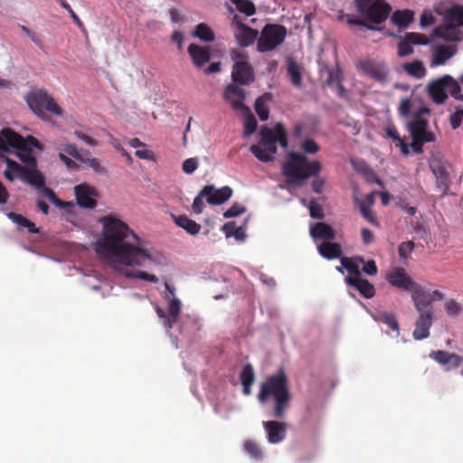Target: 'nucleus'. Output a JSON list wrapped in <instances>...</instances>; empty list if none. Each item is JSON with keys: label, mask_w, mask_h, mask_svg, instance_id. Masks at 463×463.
<instances>
[{"label": "nucleus", "mask_w": 463, "mask_h": 463, "mask_svg": "<svg viewBox=\"0 0 463 463\" xmlns=\"http://www.w3.org/2000/svg\"><path fill=\"white\" fill-rule=\"evenodd\" d=\"M255 379L254 370L250 364H247L243 366L241 373L240 380L241 383L252 384Z\"/></svg>", "instance_id": "09e8293b"}, {"label": "nucleus", "mask_w": 463, "mask_h": 463, "mask_svg": "<svg viewBox=\"0 0 463 463\" xmlns=\"http://www.w3.org/2000/svg\"><path fill=\"white\" fill-rule=\"evenodd\" d=\"M57 149L60 152L70 155L71 156H72L73 158L80 162L84 155H90V152L88 150L79 151L76 145L71 143L61 144L57 147Z\"/></svg>", "instance_id": "a19ab883"}, {"label": "nucleus", "mask_w": 463, "mask_h": 463, "mask_svg": "<svg viewBox=\"0 0 463 463\" xmlns=\"http://www.w3.org/2000/svg\"><path fill=\"white\" fill-rule=\"evenodd\" d=\"M356 260L364 264L363 271L370 276H374L378 273V268L373 260H370L367 262L364 261L363 257H356Z\"/></svg>", "instance_id": "4d7b16f0"}, {"label": "nucleus", "mask_w": 463, "mask_h": 463, "mask_svg": "<svg viewBox=\"0 0 463 463\" xmlns=\"http://www.w3.org/2000/svg\"><path fill=\"white\" fill-rule=\"evenodd\" d=\"M414 249V243L411 241L399 245L398 253L401 259H407Z\"/></svg>", "instance_id": "e2e57ef3"}, {"label": "nucleus", "mask_w": 463, "mask_h": 463, "mask_svg": "<svg viewBox=\"0 0 463 463\" xmlns=\"http://www.w3.org/2000/svg\"><path fill=\"white\" fill-rule=\"evenodd\" d=\"M445 309L449 315L456 316L461 313V306L454 299H449L445 303Z\"/></svg>", "instance_id": "338daca9"}, {"label": "nucleus", "mask_w": 463, "mask_h": 463, "mask_svg": "<svg viewBox=\"0 0 463 463\" xmlns=\"http://www.w3.org/2000/svg\"><path fill=\"white\" fill-rule=\"evenodd\" d=\"M339 19L345 21L346 24L350 26H352V25L364 26V27L367 28L368 30H376L377 29L374 25L366 24L364 20L357 18L352 14L341 13L339 14Z\"/></svg>", "instance_id": "c03bdc74"}, {"label": "nucleus", "mask_w": 463, "mask_h": 463, "mask_svg": "<svg viewBox=\"0 0 463 463\" xmlns=\"http://www.w3.org/2000/svg\"><path fill=\"white\" fill-rule=\"evenodd\" d=\"M59 158L69 171H78L80 169L79 165L64 153L59 152Z\"/></svg>", "instance_id": "774afa93"}, {"label": "nucleus", "mask_w": 463, "mask_h": 463, "mask_svg": "<svg viewBox=\"0 0 463 463\" xmlns=\"http://www.w3.org/2000/svg\"><path fill=\"white\" fill-rule=\"evenodd\" d=\"M181 311V302L178 298H173L168 305L169 316L166 318V328L171 329L176 322Z\"/></svg>", "instance_id": "4c0bfd02"}, {"label": "nucleus", "mask_w": 463, "mask_h": 463, "mask_svg": "<svg viewBox=\"0 0 463 463\" xmlns=\"http://www.w3.org/2000/svg\"><path fill=\"white\" fill-rule=\"evenodd\" d=\"M425 113H430V109L426 107L420 108L408 123V129L411 137L429 138L430 136L435 140V135L428 130V120L422 118Z\"/></svg>", "instance_id": "f8f14e48"}, {"label": "nucleus", "mask_w": 463, "mask_h": 463, "mask_svg": "<svg viewBox=\"0 0 463 463\" xmlns=\"http://www.w3.org/2000/svg\"><path fill=\"white\" fill-rule=\"evenodd\" d=\"M99 222L103 231L98 246L114 269H118L119 265L146 267L148 262L160 264L165 260L162 254L145 248L128 225L115 216H103Z\"/></svg>", "instance_id": "f257e3e1"}, {"label": "nucleus", "mask_w": 463, "mask_h": 463, "mask_svg": "<svg viewBox=\"0 0 463 463\" xmlns=\"http://www.w3.org/2000/svg\"><path fill=\"white\" fill-rule=\"evenodd\" d=\"M308 210L310 217L313 219L322 220L325 217L322 206L315 199L309 202Z\"/></svg>", "instance_id": "603ef678"}, {"label": "nucleus", "mask_w": 463, "mask_h": 463, "mask_svg": "<svg viewBox=\"0 0 463 463\" xmlns=\"http://www.w3.org/2000/svg\"><path fill=\"white\" fill-rule=\"evenodd\" d=\"M322 165L319 161H309L300 153L289 152L287 160L282 165V174L288 184L301 185L303 182L312 176H317Z\"/></svg>", "instance_id": "7ed1b4c3"}, {"label": "nucleus", "mask_w": 463, "mask_h": 463, "mask_svg": "<svg viewBox=\"0 0 463 463\" xmlns=\"http://www.w3.org/2000/svg\"><path fill=\"white\" fill-rule=\"evenodd\" d=\"M373 318L379 323L387 325L392 330L399 333V324L393 313L377 310L372 314Z\"/></svg>", "instance_id": "7c9ffc66"}, {"label": "nucleus", "mask_w": 463, "mask_h": 463, "mask_svg": "<svg viewBox=\"0 0 463 463\" xmlns=\"http://www.w3.org/2000/svg\"><path fill=\"white\" fill-rule=\"evenodd\" d=\"M411 99L410 98H404L402 99L398 111L402 117H409L411 115Z\"/></svg>", "instance_id": "680f3d73"}, {"label": "nucleus", "mask_w": 463, "mask_h": 463, "mask_svg": "<svg viewBox=\"0 0 463 463\" xmlns=\"http://www.w3.org/2000/svg\"><path fill=\"white\" fill-rule=\"evenodd\" d=\"M245 212H246V208L243 205L235 203L232 205V207H230L227 211H225L223 213V217L224 218H232V217H236Z\"/></svg>", "instance_id": "052dcab7"}, {"label": "nucleus", "mask_w": 463, "mask_h": 463, "mask_svg": "<svg viewBox=\"0 0 463 463\" xmlns=\"http://www.w3.org/2000/svg\"><path fill=\"white\" fill-rule=\"evenodd\" d=\"M258 401L265 404L269 399L273 400L272 416L276 419H284L290 407L292 394L289 390L288 378L283 368L268 376L263 381L258 393Z\"/></svg>", "instance_id": "f03ea898"}, {"label": "nucleus", "mask_w": 463, "mask_h": 463, "mask_svg": "<svg viewBox=\"0 0 463 463\" xmlns=\"http://www.w3.org/2000/svg\"><path fill=\"white\" fill-rule=\"evenodd\" d=\"M232 78L234 82L249 85L254 80V72L248 61H240L232 66Z\"/></svg>", "instance_id": "412c9836"}, {"label": "nucleus", "mask_w": 463, "mask_h": 463, "mask_svg": "<svg viewBox=\"0 0 463 463\" xmlns=\"http://www.w3.org/2000/svg\"><path fill=\"white\" fill-rule=\"evenodd\" d=\"M343 80V73L340 68L336 67L335 69H331L328 71V78L326 80V84L329 87H335L336 84L340 83Z\"/></svg>", "instance_id": "3c124183"}, {"label": "nucleus", "mask_w": 463, "mask_h": 463, "mask_svg": "<svg viewBox=\"0 0 463 463\" xmlns=\"http://www.w3.org/2000/svg\"><path fill=\"white\" fill-rule=\"evenodd\" d=\"M5 163L6 169L4 172L5 177L11 182L14 181L15 178H20L22 180L26 168V165H21L9 157H5Z\"/></svg>", "instance_id": "cd10ccee"}, {"label": "nucleus", "mask_w": 463, "mask_h": 463, "mask_svg": "<svg viewBox=\"0 0 463 463\" xmlns=\"http://www.w3.org/2000/svg\"><path fill=\"white\" fill-rule=\"evenodd\" d=\"M287 36V29L278 24H267L261 30L257 43L260 52L273 51L280 45Z\"/></svg>", "instance_id": "9d476101"}, {"label": "nucleus", "mask_w": 463, "mask_h": 463, "mask_svg": "<svg viewBox=\"0 0 463 463\" xmlns=\"http://www.w3.org/2000/svg\"><path fill=\"white\" fill-rule=\"evenodd\" d=\"M174 220L177 226L183 228L191 235L198 234L201 230L200 224L185 215L174 216Z\"/></svg>", "instance_id": "f704fd0d"}, {"label": "nucleus", "mask_w": 463, "mask_h": 463, "mask_svg": "<svg viewBox=\"0 0 463 463\" xmlns=\"http://www.w3.org/2000/svg\"><path fill=\"white\" fill-rule=\"evenodd\" d=\"M7 217L18 226V229L25 228L27 232L32 234L40 232V229L36 227L35 223L22 214L8 213Z\"/></svg>", "instance_id": "c756f323"}, {"label": "nucleus", "mask_w": 463, "mask_h": 463, "mask_svg": "<svg viewBox=\"0 0 463 463\" xmlns=\"http://www.w3.org/2000/svg\"><path fill=\"white\" fill-rule=\"evenodd\" d=\"M357 67L364 74L379 82H384L387 80L388 71L383 64H376L372 61L364 60L359 61Z\"/></svg>", "instance_id": "4be33fe9"}, {"label": "nucleus", "mask_w": 463, "mask_h": 463, "mask_svg": "<svg viewBox=\"0 0 463 463\" xmlns=\"http://www.w3.org/2000/svg\"><path fill=\"white\" fill-rule=\"evenodd\" d=\"M403 70L408 75L416 79H421L427 74V70L423 62L420 60L405 63L403 65Z\"/></svg>", "instance_id": "c9c22d12"}, {"label": "nucleus", "mask_w": 463, "mask_h": 463, "mask_svg": "<svg viewBox=\"0 0 463 463\" xmlns=\"http://www.w3.org/2000/svg\"><path fill=\"white\" fill-rule=\"evenodd\" d=\"M419 317L415 322L412 335L415 340H423L429 337L430 329L433 322V311L428 308L429 303L425 300H418L413 303Z\"/></svg>", "instance_id": "9b49d317"}, {"label": "nucleus", "mask_w": 463, "mask_h": 463, "mask_svg": "<svg viewBox=\"0 0 463 463\" xmlns=\"http://www.w3.org/2000/svg\"><path fill=\"white\" fill-rule=\"evenodd\" d=\"M452 353L443 350L431 351L430 357L439 363V364H447V360L450 357Z\"/></svg>", "instance_id": "13d9d810"}, {"label": "nucleus", "mask_w": 463, "mask_h": 463, "mask_svg": "<svg viewBox=\"0 0 463 463\" xmlns=\"http://www.w3.org/2000/svg\"><path fill=\"white\" fill-rule=\"evenodd\" d=\"M429 138H412V143L410 145V146L413 149V151L417 154H420L423 151V145L425 143H430L435 141L430 136L428 137Z\"/></svg>", "instance_id": "bf43d9fd"}, {"label": "nucleus", "mask_w": 463, "mask_h": 463, "mask_svg": "<svg viewBox=\"0 0 463 463\" xmlns=\"http://www.w3.org/2000/svg\"><path fill=\"white\" fill-rule=\"evenodd\" d=\"M198 167V162L197 159L194 157H191L188 159H185L183 162L182 169L185 174H193Z\"/></svg>", "instance_id": "69168bd1"}, {"label": "nucleus", "mask_w": 463, "mask_h": 463, "mask_svg": "<svg viewBox=\"0 0 463 463\" xmlns=\"http://www.w3.org/2000/svg\"><path fill=\"white\" fill-rule=\"evenodd\" d=\"M201 195H206V201L213 205H220L228 201L232 195V189L229 186H223L216 189L213 185H205L201 190Z\"/></svg>", "instance_id": "a211bd4d"}, {"label": "nucleus", "mask_w": 463, "mask_h": 463, "mask_svg": "<svg viewBox=\"0 0 463 463\" xmlns=\"http://www.w3.org/2000/svg\"><path fill=\"white\" fill-rule=\"evenodd\" d=\"M433 33L447 42H460L463 39V33L459 26L450 22H446L444 25L436 27Z\"/></svg>", "instance_id": "5701e85b"}, {"label": "nucleus", "mask_w": 463, "mask_h": 463, "mask_svg": "<svg viewBox=\"0 0 463 463\" xmlns=\"http://www.w3.org/2000/svg\"><path fill=\"white\" fill-rule=\"evenodd\" d=\"M386 281L392 287L411 293L414 302L420 300L423 296V286L415 282L402 267H394L386 274Z\"/></svg>", "instance_id": "6e6552de"}, {"label": "nucleus", "mask_w": 463, "mask_h": 463, "mask_svg": "<svg viewBox=\"0 0 463 463\" xmlns=\"http://www.w3.org/2000/svg\"><path fill=\"white\" fill-rule=\"evenodd\" d=\"M25 101L32 111L43 120H49L50 116H62V109L54 99L44 90H33L25 96Z\"/></svg>", "instance_id": "423d86ee"}, {"label": "nucleus", "mask_w": 463, "mask_h": 463, "mask_svg": "<svg viewBox=\"0 0 463 463\" xmlns=\"http://www.w3.org/2000/svg\"><path fill=\"white\" fill-rule=\"evenodd\" d=\"M310 235L315 240H325L330 241L335 239L334 229L326 222H317L311 226Z\"/></svg>", "instance_id": "a878e982"}, {"label": "nucleus", "mask_w": 463, "mask_h": 463, "mask_svg": "<svg viewBox=\"0 0 463 463\" xmlns=\"http://www.w3.org/2000/svg\"><path fill=\"white\" fill-rule=\"evenodd\" d=\"M423 296L420 300H425V302L427 301L429 303L428 305V308H430V310H432V305L431 303L435 300H442L444 298V294L442 292H440L439 290H434L432 293H429L427 291H425V289L423 288Z\"/></svg>", "instance_id": "5fc2aeb1"}, {"label": "nucleus", "mask_w": 463, "mask_h": 463, "mask_svg": "<svg viewBox=\"0 0 463 463\" xmlns=\"http://www.w3.org/2000/svg\"><path fill=\"white\" fill-rule=\"evenodd\" d=\"M458 52L455 45L436 44L432 48L430 67H439L446 64Z\"/></svg>", "instance_id": "6ab92c4d"}, {"label": "nucleus", "mask_w": 463, "mask_h": 463, "mask_svg": "<svg viewBox=\"0 0 463 463\" xmlns=\"http://www.w3.org/2000/svg\"><path fill=\"white\" fill-rule=\"evenodd\" d=\"M272 98L271 93H264L259 97L254 104L255 111L261 121H266L269 116V109L267 105Z\"/></svg>", "instance_id": "473e14b6"}, {"label": "nucleus", "mask_w": 463, "mask_h": 463, "mask_svg": "<svg viewBox=\"0 0 463 463\" xmlns=\"http://www.w3.org/2000/svg\"><path fill=\"white\" fill-rule=\"evenodd\" d=\"M9 146L16 149L15 155L26 165L37 163L33 147L42 148L40 142L34 137H24L7 128L0 131V150L8 151Z\"/></svg>", "instance_id": "39448f33"}, {"label": "nucleus", "mask_w": 463, "mask_h": 463, "mask_svg": "<svg viewBox=\"0 0 463 463\" xmlns=\"http://www.w3.org/2000/svg\"><path fill=\"white\" fill-rule=\"evenodd\" d=\"M449 85H448V92L451 95L453 99L458 101H463V93L461 90L460 80H457L452 76L449 75Z\"/></svg>", "instance_id": "37998d69"}, {"label": "nucleus", "mask_w": 463, "mask_h": 463, "mask_svg": "<svg viewBox=\"0 0 463 463\" xmlns=\"http://www.w3.org/2000/svg\"><path fill=\"white\" fill-rule=\"evenodd\" d=\"M276 143L283 148H287L288 145L285 127L280 122L277 123L273 128L262 127L260 130V144L251 145L250 151L260 162H271L277 153Z\"/></svg>", "instance_id": "20e7f679"}, {"label": "nucleus", "mask_w": 463, "mask_h": 463, "mask_svg": "<svg viewBox=\"0 0 463 463\" xmlns=\"http://www.w3.org/2000/svg\"><path fill=\"white\" fill-rule=\"evenodd\" d=\"M109 143L110 145L116 149L118 150L121 156L123 157H125L127 163L128 165H132L133 163V158L132 156H130V154L121 146L120 142L118 139L113 137L112 136H110V138H109Z\"/></svg>", "instance_id": "864d4df0"}, {"label": "nucleus", "mask_w": 463, "mask_h": 463, "mask_svg": "<svg viewBox=\"0 0 463 463\" xmlns=\"http://www.w3.org/2000/svg\"><path fill=\"white\" fill-rule=\"evenodd\" d=\"M429 38L420 33H406L397 44L399 57H406L413 53V45H427Z\"/></svg>", "instance_id": "4468645a"}, {"label": "nucleus", "mask_w": 463, "mask_h": 463, "mask_svg": "<svg viewBox=\"0 0 463 463\" xmlns=\"http://www.w3.org/2000/svg\"><path fill=\"white\" fill-rule=\"evenodd\" d=\"M187 52L193 63L198 68L203 67L211 60L210 47L191 43L187 48Z\"/></svg>", "instance_id": "393cba45"}, {"label": "nucleus", "mask_w": 463, "mask_h": 463, "mask_svg": "<svg viewBox=\"0 0 463 463\" xmlns=\"http://www.w3.org/2000/svg\"><path fill=\"white\" fill-rule=\"evenodd\" d=\"M23 181L41 191L43 194L56 207L61 209L74 208L72 202L61 200L56 194L45 185V178L41 171L37 169V163L26 165Z\"/></svg>", "instance_id": "0eeeda50"}, {"label": "nucleus", "mask_w": 463, "mask_h": 463, "mask_svg": "<svg viewBox=\"0 0 463 463\" xmlns=\"http://www.w3.org/2000/svg\"><path fill=\"white\" fill-rule=\"evenodd\" d=\"M77 204L84 209L92 210L97 206L98 192L95 187L86 183L74 186Z\"/></svg>", "instance_id": "2eb2a0df"}, {"label": "nucleus", "mask_w": 463, "mask_h": 463, "mask_svg": "<svg viewBox=\"0 0 463 463\" xmlns=\"http://www.w3.org/2000/svg\"><path fill=\"white\" fill-rule=\"evenodd\" d=\"M357 12L375 24L384 22L391 11V5L385 0H354Z\"/></svg>", "instance_id": "1a4fd4ad"}, {"label": "nucleus", "mask_w": 463, "mask_h": 463, "mask_svg": "<svg viewBox=\"0 0 463 463\" xmlns=\"http://www.w3.org/2000/svg\"><path fill=\"white\" fill-rule=\"evenodd\" d=\"M413 17L414 13L411 10H398L392 14L391 20L397 26L406 28L413 21Z\"/></svg>", "instance_id": "72a5a7b5"}, {"label": "nucleus", "mask_w": 463, "mask_h": 463, "mask_svg": "<svg viewBox=\"0 0 463 463\" xmlns=\"http://www.w3.org/2000/svg\"><path fill=\"white\" fill-rule=\"evenodd\" d=\"M245 97L244 90L233 83L228 84L224 90V99L230 102L236 111L250 112V109L243 103Z\"/></svg>", "instance_id": "f3484780"}, {"label": "nucleus", "mask_w": 463, "mask_h": 463, "mask_svg": "<svg viewBox=\"0 0 463 463\" xmlns=\"http://www.w3.org/2000/svg\"><path fill=\"white\" fill-rule=\"evenodd\" d=\"M88 156L89 155H84L80 162L87 165L89 167H90L94 172L98 174H106V169L101 165L99 159L96 157H88Z\"/></svg>", "instance_id": "a18cd8bd"}, {"label": "nucleus", "mask_w": 463, "mask_h": 463, "mask_svg": "<svg viewBox=\"0 0 463 463\" xmlns=\"http://www.w3.org/2000/svg\"><path fill=\"white\" fill-rule=\"evenodd\" d=\"M287 72L292 84L300 88L302 86V74L299 66L293 59L288 60Z\"/></svg>", "instance_id": "e433bc0d"}, {"label": "nucleus", "mask_w": 463, "mask_h": 463, "mask_svg": "<svg viewBox=\"0 0 463 463\" xmlns=\"http://www.w3.org/2000/svg\"><path fill=\"white\" fill-rule=\"evenodd\" d=\"M263 427L267 432L269 443H279L286 437L287 425L285 422L268 420L263 422Z\"/></svg>", "instance_id": "b1692460"}, {"label": "nucleus", "mask_w": 463, "mask_h": 463, "mask_svg": "<svg viewBox=\"0 0 463 463\" xmlns=\"http://www.w3.org/2000/svg\"><path fill=\"white\" fill-rule=\"evenodd\" d=\"M232 25L235 27L234 37L241 47L251 45L259 35V32L243 24L238 14L232 18Z\"/></svg>", "instance_id": "ddd939ff"}, {"label": "nucleus", "mask_w": 463, "mask_h": 463, "mask_svg": "<svg viewBox=\"0 0 463 463\" xmlns=\"http://www.w3.org/2000/svg\"><path fill=\"white\" fill-rule=\"evenodd\" d=\"M193 35L207 43L213 42L215 39L213 31L204 23H200L195 26Z\"/></svg>", "instance_id": "58836bf2"}, {"label": "nucleus", "mask_w": 463, "mask_h": 463, "mask_svg": "<svg viewBox=\"0 0 463 463\" xmlns=\"http://www.w3.org/2000/svg\"><path fill=\"white\" fill-rule=\"evenodd\" d=\"M125 276L127 278L139 279H143V280L149 281V282H152V283L158 282V278L156 275L149 274V273H147L146 271H141V270L127 272L125 274Z\"/></svg>", "instance_id": "8fccbe9b"}, {"label": "nucleus", "mask_w": 463, "mask_h": 463, "mask_svg": "<svg viewBox=\"0 0 463 463\" xmlns=\"http://www.w3.org/2000/svg\"><path fill=\"white\" fill-rule=\"evenodd\" d=\"M449 75H443L428 86V92L431 99L437 104H443L448 99Z\"/></svg>", "instance_id": "aec40b11"}, {"label": "nucleus", "mask_w": 463, "mask_h": 463, "mask_svg": "<svg viewBox=\"0 0 463 463\" xmlns=\"http://www.w3.org/2000/svg\"><path fill=\"white\" fill-rule=\"evenodd\" d=\"M463 120V108L458 107L455 111L449 116V124L452 129H457L460 127Z\"/></svg>", "instance_id": "6e6d98bb"}, {"label": "nucleus", "mask_w": 463, "mask_h": 463, "mask_svg": "<svg viewBox=\"0 0 463 463\" xmlns=\"http://www.w3.org/2000/svg\"><path fill=\"white\" fill-rule=\"evenodd\" d=\"M349 285L355 288L359 291V293L365 298H372L375 295L374 286L367 279H363L362 277L356 279H352V282Z\"/></svg>", "instance_id": "2f4dec72"}, {"label": "nucleus", "mask_w": 463, "mask_h": 463, "mask_svg": "<svg viewBox=\"0 0 463 463\" xmlns=\"http://www.w3.org/2000/svg\"><path fill=\"white\" fill-rule=\"evenodd\" d=\"M319 254L326 260L340 258L342 255L341 245L337 242L325 241L317 247Z\"/></svg>", "instance_id": "bb28decb"}, {"label": "nucleus", "mask_w": 463, "mask_h": 463, "mask_svg": "<svg viewBox=\"0 0 463 463\" xmlns=\"http://www.w3.org/2000/svg\"><path fill=\"white\" fill-rule=\"evenodd\" d=\"M445 21L463 25V6L457 5L450 7L445 14Z\"/></svg>", "instance_id": "ea45409f"}, {"label": "nucleus", "mask_w": 463, "mask_h": 463, "mask_svg": "<svg viewBox=\"0 0 463 463\" xmlns=\"http://www.w3.org/2000/svg\"><path fill=\"white\" fill-rule=\"evenodd\" d=\"M463 363V358L455 354L452 353L450 357L447 360V364H444L446 366V370L449 371L451 369L458 368Z\"/></svg>", "instance_id": "0e129e2a"}, {"label": "nucleus", "mask_w": 463, "mask_h": 463, "mask_svg": "<svg viewBox=\"0 0 463 463\" xmlns=\"http://www.w3.org/2000/svg\"><path fill=\"white\" fill-rule=\"evenodd\" d=\"M244 450L252 458L255 459H260L262 456V452L260 449L259 448L258 444L251 440L248 439L243 444Z\"/></svg>", "instance_id": "de8ad7c7"}, {"label": "nucleus", "mask_w": 463, "mask_h": 463, "mask_svg": "<svg viewBox=\"0 0 463 463\" xmlns=\"http://www.w3.org/2000/svg\"><path fill=\"white\" fill-rule=\"evenodd\" d=\"M247 116L244 120L243 136L249 137L252 135L257 129V120L255 117L250 112H244Z\"/></svg>", "instance_id": "49530a36"}, {"label": "nucleus", "mask_w": 463, "mask_h": 463, "mask_svg": "<svg viewBox=\"0 0 463 463\" xmlns=\"http://www.w3.org/2000/svg\"><path fill=\"white\" fill-rule=\"evenodd\" d=\"M357 262L359 261L356 260V257L354 259L349 257L341 258L342 267L349 272V276L345 278V282L347 284H350L352 279H356L362 277Z\"/></svg>", "instance_id": "c85d7f7f"}, {"label": "nucleus", "mask_w": 463, "mask_h": 463, "mask_svg": "<svg viewBox=\"0 0 463 463\" xmlns=\"http://www.w3.org/2000/svg\"><path fill=\"white\" fill-rule=\"evenodd\" d=\"M430 167L436 177L437 188L440 190L442 195L446 194L450 184L449 165L437 158L430 160Z\"/></svg>", "instance_id": "dca6fc26"}, {"label": "nucleus", "mask_w": 463, "mask_h": 463, "mask_svg": "<svg viewBox=\"0 0 463 463\" xmlns=\"http://www.w3.org/2000/svg\"><path fill=\"white\" fill-rule=\"evenodd\" d=\"M236 7V9L247 15L251 16L256 13V6L251 0H230Z\"/></svg>", "instance_id": "79ce46f5"}]
</instances>
